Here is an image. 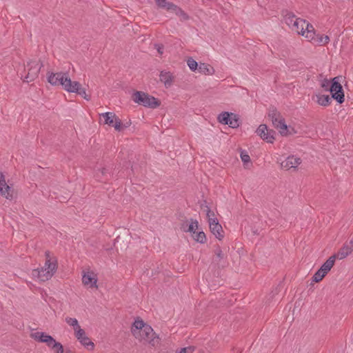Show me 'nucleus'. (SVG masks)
<instances>
[{"label": "nucleus", "instance_id": "obj_32", "mask_svg": "<svg viewBox=\"0 0 353 353\" xmlns=\"http://www.w3.org/2000/svg\"><path fill=\"white\" fill-rule=\"evenodd\" d=\"M65 322L73 327L74 330L76 331L79 328H80V325H79V322L77 319L75 318H71L69 316H67L65 318Z\"/></svg>", "mask_w": 353, "mask_h": 353}, {"label": "nucleus", "instance_id": "obj_4", "mask_svg": "<svg viewBox=\"0 0 353 353\" xmlns=\"http://www.w3.org/2000/svg\"><path fill=\"white\" fill-rule=\"evenodd\" d=\"M103 118L104 123L114 128L117 131H121L130 125L129 123H123L121 119L113 112H105L100 114Z\"/></svg>", "mask_w": 353, "mask_h": 353}, {"label": "nucleus", "instance_id": "obj_34", "mask_svg": "<svg viewBox=\"0 0 353 353\" xmlns=\"http://www.w3.org/2000/svg\"><path fill=\"white\" fill-rule=\"evenodd\" d=\"M326 275V273L323 272L321 268L314 274L312 279L314 282L321 281L323 277Z\"/></svg>", "mask_w": 353, "mask_h": 353}, {"label": "nucleus", "instance_id": "obj_43", "mask_svg": "<svg viewBox=\"0 0 353 353\" xmlns=\"http://www.w3.org/2000/svg\"><path fill=\"white\" fill-rule=\"evenodd\" d=\"M155 48L157 50L158 52L161 54L163 52V46L161 45H155Z\"/></svg>", "mask_w": 353, "mask_h": 353}, {"label": "nucleus", "instance_id": "obj_20", "mask_svg": "<svg viewBox=\"0 0 353 353\" xmlns=\"http://www.w3.org/2000/svg\"><path fill=\"white\" fill-rule=\"evenodd\" d=\"M170 6L171 10H170L169 11L174 12L176 16H178L180 18L181 21H186L189 19L188 15L177 6L173 4V6Z\"/></svg>", "mask_w": 353, "mask_h": 353}, {"label": "nucleus", "instance_id": "obj_6", "mask_svg": "<svg viewBox=\"0 0 353 353\" xmlns=\"http://www.w3.org/2000/svg\"><path fill=\"white\" fill-rule=\"evenodd\" d=\"M42 64L38 60H32L28 63L25 68L27 74L24 77V81L31 82L37 78Z\"/></svg>", "mask_w": 353, "mask_h": 353}, {"label": "nucleus", "instance_id": "obj_2", "mask_svg": "<svg viewBox=\"0 0 353 353\" xmlns=\"http://www.w3.org/2000/svg\"><path fill=\"white\" fill-rule=\"evenodd\" d=\"M57 269V261L50 256V252H46V261L41 269L32 271V276L41 281H46L52 277Z\"/></svg>", "mask_w": 353, "mask_h": 353}, {"label": "nucleus", "instance_id": "obj_41", "mask_svg": "<svg viewBox=\"0 0 353 353\" xmlns=\"http://www.w3.org/2000/svg\"><path fill=\"white\" fill-rule=\"evenodd\" d=\"M241 159L244 163H247L250 161V156L248 154L244 153V152H241Z\"/></svg>", "mask_w": 353, "mask_h": 353}, {"label": "nucleus", "instance_id": "obj_11", "mask_svg": "<svg viewBox=\"0 0 353 353\" xmlns=\"http://www.w3.org/2000/svg\"><path fill=\"white\" fill-rule=\"evenodd\" d=\"M0 194L7 199H12V190L6 183L5 176L0 172Z\"/></svg>", "mask_w": 353, "mask_h": 353}, {"label": "nucleus", "instance_id": "obj_29", "mask_svg": "<svg viewBox=\"0 0 353 353\" xmlns=\"http://www.w3.org/2000/svg\"><path fill=\"white\" fill-rule=\"evenodd\" d=\"M231 128H237L239 126V118L234 113H230V120H228V123H226Z\"/></svg>", "mask_w": 353, "mask_h": 353}, {"label": "nucleus", "instance_id": "obj_27", "mask_svg": "<svg viewBox=\"0 0 353 353\" xmlns=\"http://www.w3.org/2000/svg\"><path fill=\"white\" fill-rule=\"evenodd\" d=\"M51 348L54 353H63V347L59 342L56 341L54 339L52 340V343L48 346Z\"/></svg>", "mask_w": 353, "mask_h": 353}, {"label": "nucleus", "instance_id": "obj_19", "mask_svg": "<svg viewBox=\"0 0 353 353\" xmlns=\"http://www.w3.org/2000/svg\"><path fill=\"white\" fill-rule=\"evenodd\" d=\"M61 72H48L47 74L48 81L52 85L58 86L59 82V77H61Z\"/></svg>", "mask_w": 353, "mask_h": 353}, {"label": "nucleus", "instance_id": "obj_5", "mask_svg": "<svg viewBox=\"0 0 353 353\" xmlns=\"http://www.w3.org/2000/svg\"><path fill=\"white\" fill-rule=\"evenodd\" d=\"M307 34L305 38L312 43L316 46H325L330 41V37L327 35L316 34L312 25H307Z\"/></svg>", "mask_w": 353, "mask_h": 353}, {"label": "nucleus", "instance_id": "obj_16", "mask_svg": "<svg viewBox=\"0 0 353 353\" xmlns=\"http://www.w3.org/2000/svg\"><path fill=\"white\" fill-rule=\"evenodd\" d=\"M31 337L39 342L45 343L48 346H49V344H50L54 339L52 336L41 332L32 333Z\"/></svg>", "mask_w": 353, "mask_h": 353}, {"label": "nucleus", "instance_id": "obj_35", "mask_svg": "<svg viewBox=\"0 0 353 353\" xmlns=\"http://www.w3.org/2000/svg\"><path fill=\"white\" fill-rule=\"evenodd\" d=\"M158 6L167 9L168 11L171 10V6L174 3L168 2L166 0H155Z\"/></svg>", "mask_w": 353, "mask_h": 353}, {"label": "nucleus", "instance_id": "obj_40", "mask_svg": "<svg viewBox=\"0 0 353 353\" xmlns=\"http://www.w3.org/2000/svg\"><path fill=\"white\" fill-rule=\"evenodd\" d=\"M214 253L216 256V261H220L224 257V254L223 253L220 248H216Z\"/></svg>", "mask_w": 353, "mask_h": 353}, {"label": "nucleus", "instance_id": "obj_7", "mask_svg": "<svg viewBox=\"0 0 353 353\" xmlns=\"http://www.w3.org/2000/svg\"><path fill=\"white\" fill-rule=\"evenodd\" d=\"M341 77H336L332 79V83L330 88L332 94V98L335 99L338 103H342L344 101V92L343 87L340 83Z\"/></svg>", "mask_w": 353, "mask_h": 353}, {"label": "nucleus", "instance_id": "obj_30", "mask_svg": "<svg viewBox=\"0 0 353 353\" xmlns=\"http://www.w3.org/2000/svg\"><path fill=\"white\" fill-rule=\"evenodd\" d=\"M77 87V90H76V91H70V92L77 93V94H79L80 96H81L82 97H83L85 100L89 101L90 99V96H88L86 94L85 90L84 88H81V84L79 82H78V85Z\"/></svg>", "mask_w": 353, "mask_h": 353}, {"label": "nucleus", "instance_id": "obj_12", "mask_svg": "<svg viewBox=\"0 0 353 353\" xmlns=\"http://www.w3.org/2000/svg\"><path fill=\"white\" fill-rule=\"evenodd\" d=\"M211 232L219 240L223 237V230L217 219H211L209 223Z\"/></svg>", "mask_w": 353, "mask_h": 353}, {"label": "nucleus", "instance_id": "obj_1", "mask_svg": "<svg viewBox=\"0 0 353 353\" xmlns=\"http://www.w3.org/2000/svg\"><path fill=\"white\" fill-rule=\"evenodd\" d=\"M132 335L139 341L149 343L152 347L157 346L160 339L152 327L145 324L143 320L137 319L131 327Z\"/></svg>", "mask_w": 353, "mask_h": 353}, {"label": "nucleus", "instance_id": "obj_18", "mask_svg": "<svg viewBox=\"0 0 353 353\" xmlns=\"http://www.w3.org/2000/svg\"><path fill=\"white\" fill-rule=\"evenodd\" d=\"M199 228V223L196 220L191 219L190 220V223H183V230L186 232H190L192 234L196 233L197 229Z\"/></svg>", "mask_w": 353, "mask_h": 353}, {"label": "nucleus", "instance_id": "obj_24", "mask_svg": "<svg viewBox=\"0 0 353 353\" xmlns=\"http://www.w3.org/2000/svg\"><path fill=\"white\" fill-rule=\"evenodd\" d=\"M199 70L200 72L208 75H212L215 72L213 67L205 63H200V65H199Z\"/></svg>", "mask_w": 353, "mask_h": 353}, {"label": "nucleus", "instance_id": "obj_3", "mask_svg": "<svg viewBox=\"0 0 353 353\" xmlns=\"http://www.w3.org/2000/svg\"><path fill=\"white\" fill-rule=\"evenodd\" d=\"M132 100L139 105L150 108H157L160 105L156 98L141 91H137L133 94Z\"/></svg>", "mask_w": 353, "mask_h": 353}, {"label": "nucleus", "instance_id": "obj_26", "mask_svg": "<svg viewBox=\"0 0 353 353\" xmlns=\"http://www.w3.org/2000/svg\"><path fill=\"white\" fill-rule=\"evenodd\" d=\"M298 18L292 12H287L284 15V21L285 23L291 28L292 26L294 25L295 21Z\"/></svg>", "mask_w": 353, "mask_h": 353}, {"label": "nucleus", "instance_id": "obj_42", "mask_svg": "<svg viewBox=\"0 0 353 353\" xmlns=\"http://www.w3.org/2000/svg\"><path fill=\"white\" fill-rule=\"evenodd\" d=\"M207 216H208V223H210V219H216L215 217V214H214V212L210 210V209L208 210Z\"/></svg>", "mask_w": 353, "mask_h": 353}, {"label": "nucleus", "instance_id": "obj_10", "mask_svg": "<svg viewBox=\"0 0 353 353\" xmlns=\"http://www.w3.org/2000/svg\"><path fill=\"white\" fill-rule=\"evenodd\" d=\"M307 25L311 24L304 19L298 18L292 26L291 30L305 37L307 31Z\"/></svg>", "mask_w": 353, "mask_h": 353}, {"label": "nucleus", "instance_id": "obj_28", "mask_svg": "<svg viewBox=\"0 0 353 353\" xmlns=\"http://www.w3.org/2000/svg\"><path fill=\"white\" fill-rule=\"evenodd\" d=\"M192 236L194 240L200 243H204L206 241V236L203 231H196Z\"/></svg>", "mask_w": 353, "mask_h": 353}, {"label": "nucleus", "instance_id": "obj_44", "mask_svg": "<svg viewBox=\"0 0 353 353\" xmlns=\"http://www.w3.org/2000/svg\"><path fill=\"white\" fill-rule=\"evenodd\" d=\"M347 245L352 249L353 251V237L350 239V241L347 243Z\"/></svg>", "mask_w": 353, "mask_h": 353}, {"label": "nucleus", "instance_id": "obj_14", "mask_svg": "<svg viewBox=\"0 0 353 353\" xmlns=\"http://www.w3.org/2000/svg\"><path fill=\"white\" fill-rule=\"evenodd\" d=\"M82 282L83 285L88 286L89 288H98L97 285V278L94 272H88L85 273L82 277Z\"/></svg>", "mask_w": 353, "mask_h": 353}, {"label": "nucleus", "instance_id": "obj_9", "mask_svg": "<svg viewBox=\"0 0 353 353\" xmlns=\"http://www.w3.org/2000/svg\"><path fill=\"white\" fill-rule=\"evenodd\" d=\"M256 132L257 135L268 143H273L275 139V131L273 130H268L267 125L265 124L260 125Z\"/></svg>", "mask_w": 353, "mask_h": 353}, {"label": "nucleus", "instance_id": "obj_25", "mask_svg": "<svg viewBox=\"0 0 353 353\" xmlns=\"http://www.w3.org/2000/svg\"><path fill=\"white\" fill-rule=\"evenodd\" d=\"M318 104L323 106H327L332 101V97L329 95H316Z\"/></svg>", "mask_w": 353, "mask_h": 353}, {"label": "nucleus", "instance_id": "obj_33", "mask_svg": "<svg viewBox=\"0 0 353 353\" xmlns=\"http://www.w3.org/2000/svg\"><path fill=\"white\" fill-rule=\"evenodd\" d=\"M280 132L281 135H286L288 131L287 125L285 123V120H283L281 122L278 123L274 126Z\"/></svg>", "mask_w": 353, "mask_h": 353}, {"label": "nucleus", "instance_id": "obj_31", "mask_svg": "<svg viewBox=\"0 0 353 353\" xmlns=\"http://www.w3.org/2000/svg\"><path fill=\"white\" fill-rule=\"evenodd\" d=\"M230 113L228 112H223L219 114L217 119L219 123L226 125L228 123V120H230Z\"/></svg>", "mask_w": 353, "mask_h": 353}, {"label": "nucleus", "instance_id": "obj_22", "mask_svg": "<svg viewBox=\"0 0 353 353\" xmlns=\"http://www.w3.org/2000/svg\"><path fill=\"white\" fill-rule=\"evenodd\" d=\"M160 81L163 82L165 87H170L172 83V77L170 72L162 71L159 75Z\"/></svg>", "mask_w": 353, "mask_h": 353}, {"label": "nucleus", "instance_id": "obj_21", "mask_svg": "<svg viewBox=\"0 0 353 353\" xmlns=\"http://www.w3.org/2000/svg\"><path fill=\"white\" fill-rule=\"evenodd\" d=\"M352 252V249L345 243L337 252L336 254H334L336 256V258L338 259H343L346 256H347L350 254H351Z\"/></svg>", "mask_w": 353, "mask_h": 353}, {"label": "nucleus", "instance_id": "obj_8", "mask_svg": "<svg viewBox=\"0 0 353 353\" xmlns=\"http://www.w3.org/2000/svg\"><path fill=\"white\" fill-rule=\"evenodd\" d=\"M61 77H59V85H61L62 88L67 92H70V91H76V86L78 85V81H72L71 79L68 76V72H61Z\"/></svg>", "mask_w": 353, "mask_h": 353}, {"label": "nucleus", "instance_id": "obj_36", "mask_svg": "<svg viewBox=\"0 0 353 353\" xmlns=\"http://www.w3.org/2000/svg\"><path fill=\"white\" fill-rule=\"evenodd\" d=\"M187 64L192 71H195L198 68L197 62L192 58H189L187 60Z\"/></svg>", "mask_w": 353, "mask_h": 353}, {"label": "nucleus", "instance_id": "obj_17", "mask_svg": "<svg viewBox=\"0 0 353 353\" xmlns=\"http://www.w3.org/2000/svg\"><path fill=\"white\" fill-rule=\"evenodd\" d=\"M268 117L271 119L274 126L284 120L281 114L273 107L269 109Z\"/></svg>", "mask_w": 353, "mask_h": 353}, {"label": "nucleus", "instance_id": "obj_23", "mask_svg": "<svg viewBox=\"0 0 353 353\" xmlns=\"http://www.w3.org/2000/svg\"><path fill=\"white\" fill-rule=\"evenodd\" d=\"M336 259V256H331L321 267V269L323 270L326 274L334 266Z\"/></svg>", "mask_w": 353, "mask_h": 353}, {"label": "nucleus", "instance_id": "obj_38", "mask_svg": "<svg viewBox=\"0 0 353 353\" xmlns=\"http://www.w3.org/2000/svg\"><path fill=\"white\" fill-rule=\"evenodd\" d=\"M105 174H106L105 168H102L99 170V172L97 173L96 177H97V180L103 181L107 179V178L105 177Z\"/></svg>", "mask_w": 353, "mask_h": 353}, {"label": "nucleus", "instance_id": "obj_15", "mask_svg": "<svg viewBox=\"0 0 353 353\" xmlns=\"http://www.w3.org/2000/svg\"><path fill=\"white\" fill-rule=\"evenodd\" d=\"M75 332V336L80 341V343L84 346L91 348L94 347V343L90 341L89 338L86 336L85 331L81 327L77 330Z\"/></svg>", "mask_w": 353, "mask_h": 353}, {"label": "nucleus", "instance_id": "obj_45", "mask_svg": "<svg viewBox=\"0 0 353 353\" xmlns=\"http://www.w3.org/2000/svg\"><path fill=\"white\" fill-rule=\"evenodd\" d=\"M65 353H72L71 351H67Z\"/></svg>", "mask_w": 353, "mask_h": 353}, {"label": "nucleus", "instance_id": "obj_37", "mask_svg": "<svg viewBox=\"0 0 353 353\" xmlns=\"http://www.w3.org/2000/svg\"><path fill=\"white\" fill-rule=\"evenodd\" d=\"M332 83V79L331 80L325 79L321 81V86L325 91H330V88H331V84Z\"/></svg>", "mask_w": 353, "mask_h": 353}, {"label": "nucleus", "instance_id": "obj_13", "mask_svg": "<svg viewBox=\"0 0 353 353\" xmlns=\"http://www.w3.org/2000/svg\"><path fill=\"white\" fill-rule=\"evenodd\" d=\"M301 163V159L295 156H290L281 163L282 168L289 170L290 168H296Z\"/></svg>", "mask_w": 353, "mask_h": 353}, {"label": "nucleus", "instance_id": "obj_39", "mask_svg": "<svg viewBox=\"0 0 353 353\" xmlns=\"http://www.w3.org/2000/svg\"><path fill=\"white\" fill-rule=\"evenodd\" d=\"M194 346H188L186 347H183L177 351V353H193L194 351Z\"/></svg>", "mask_w": 353, "mask_h": 353}]
</instances>
